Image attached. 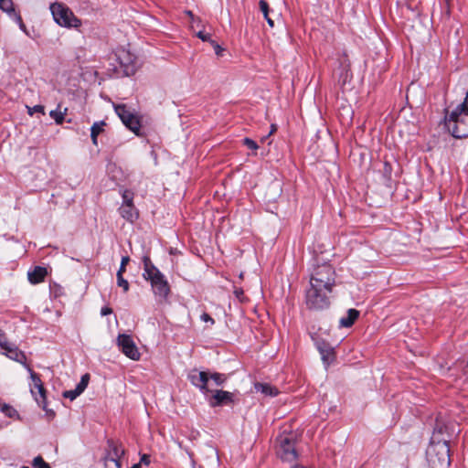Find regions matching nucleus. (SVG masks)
I'll return each mask as SVG.
<instances>
[{"label": "nucleus", "mask_w": 468, "mask_h": 468, "mask_svg": "<svg viewBox=\"0 0 468 468\" xmlns=\"http://www.w3.org/2000/svg\"><path fill=\"white\" fill-rule=\"evenodd\" d=\"M443 426L437 425L427 448V460L431 468H447L450 465L449 436L443 434Z\"/></svg>", "instance_id": "f257e3e1"}, {"label": "nucleus", "mask_w": 468, "mask_h": 468, "mask_svg": "<svg viewBox=\"0 0 468 468\" xmlns=\"http://www.w3.org/2000/svg\"><path fill=\"white\" fill-rule=\"evenodd\" d=\"M143 277L149 281L154 294L160 300H165L170 293L169 283L165 275L152 263L148 257H144Z\"/></svg>", "instance_id": "f03ea898"}, {"label": "nucleus", "mask_w": 468, "mask_h": 468, "mask_svg": "<svg viewBox=\"0 0 468 468\" xmlns=\"http://www.w3.org/2000/svg\"><path fill=\"white\" fill-rule=\"evenodd\" d=\"M444 124L453 137L458 139L468 137V110L459 105L452 111L447 110Z\"/></svg>", "instance_id": "7ed1b4c3"}, {"label": "nucleus", "mask_w": 468, "mask_h": 468, "mask_svg": "<svg viewBox=\"0 0 468 468\" xmlns=\"http://www.w3.org/2000/svg\"><path fill=\"white\" fill-rule=\"evenodd\" d=\"M187 378L190 383L205 395L213 392L214 386H222L227 381V377L224 374L209 373L197 369H192Z\"/></svg>", "instance_id": "20e7f679"}, {"label": "nucleus", "mask_w": 468, "mask_h": 468, "mask_svg": "<svg viewBox=\"0 0 468 468\" xmlns=\"http://www.w3.org/2000/svg\"><path fill=\"white\" fill-rule=\"evenodd\" d=\"M50 11L54 21L60 27L67 28H78L80 27V20L64 4L54 3L50 5Z\"/></svg>", "instance_id": "39448f33"}, {"label": "nucleus", "mask_w": 468, "mask_h": 468, "mask_svg": "<svg viewBox=\"0 0 468 468\" xmlns=\"http://www.w3.org/2000/svg\"><path fill=\"white\" fill-rule=\"evenodd\" d=\"M335 282V270L330 264L324 263L314 268L310 285L324 288V290H332Z\"/></svg>", "instance_id": "423d86ee"}, {"label": "nucleus", "mask_w": 468, "mask_h": 468, "mask_svg": "<svg viewBox=\"0 0 468 468\" xmlns=\"http://www.w3.org/2000/svg\"><path fill=\"white\" fill-rule=\"evenodd\" d=\"M332 290H324V288L310 285L306 292L305 302L310 309L322 310L329 306L328 295Z\"/></svg>", "instance_id": "0eeeda50"}, {"label": "nucleus", "mask_w": 468, "mask_h": 468, "mask_svg": "<svg viewBox=\"0 0 468 468\" xmlns=\"http://www.w3.org/2000/svg\"><path fill=\"white\" fill-rule=\"evenodd\" d=\"M27 371L30 374V378L32 383L30 384V392L35 398V400L44 410L49 413L51 416L54 415L52 410H47L46 405V390L43 387V383L39 377L29 367H27Z\"/></svg>", "instance_id": "6e6552de"}, {"label": "nucleus", "mask_w": 468, "mask_h": 468, "mask_svg": "<svg viewBox=\"0 0 468 468\" xmlns=\"http://www.w3.org/2000/svg\"><path fill=\"white\" fill-rule=\"evenodd\" d=\"M114 110L117 115L122 120V123L132 132L138 134L140 130V122L136 115H134L124 104L114 105Z\"/></svg>", "instance_id": "1a4fd4ad"}, {"label": "nucleus", "mask_w": 468, "mask_h": 468, "mask_svg": "<svg viewBox=\"0 0 468 468\" xmlns=\"http://www.w3.org/2000/svg\"><path fill=\"white\" fill-rule=\"evenodd\" d=\"M117 346L119 349L130 359L139 360L141 354L130 335L120 334L117 336Z\"/></svg>", "instance_id": "9d476101"}, {"label": "nucleus", "mask_w": 468, "mask_h": 468, "mask_svg": "<svg viewBox=\"0 0 468 468\" xmlns=\"http://www.w3.org/2000/svg\"><path fill=\"white\" fill-rule=\"evenodd\" d=\"M279 446L277 453L285 462H292L296 459L297 453L292 439L290 436H281L278 439Z\"/></svg>", "instance_id": "9b49d317"}, {"label": "nucleus", "mask_w": 468, "mask_h": 468, "mask_svg": "<svg viewBox=\"0 0 468 468\" xmlns=\"http://www.w3.org/2000/svg\"><path fill=\"white\" fill-rule=\"evenodd\" d=\"M213 395L208 399L209 405L218 407L233 402L234 394L225 390L213 389Z\"/></svg>", "instance_id": "f8f14e48"}, {"label": "nucleus", "mask_w": 468, "mask_h": 468, "mask_svg": "<svg viewBox=\"0 0 468 468\" xmlns=\"http://www.w3.org/2000/svg\"><path fill=\"white\" fill-rule=\"evenodd\" d=\"M316 347L324 366L327 367L335 360V349L325 341H317Z\"/></svg>", "instance_id": "ddd939ff"}, {"label": "nucleus", "mask_w": 468, "mask_h": 468, "mask_svg": "<svg viewBox=\"0 0 468 468\" xmlns=\"http://www.w3.org/2000/svg\"><path fill=\"white\" fill-rule=\"evenodd\" d=\"M2 349L5 351V354L9 358L23 364L27 368L28 366L26 364L25 354L22 351H20L15 344L9 342Z\"/></svg>", "instance_id": "4468645a"}, {"label": "nucleus", "mask_w": 468, "mask_h": 468, "mask_svg": "<svg viewBox=\"0 0 468 468\" xmlns=\"http://www.w3.org/2000/svg\"><path fill=\"white\" fill-rule=\"evenodd\" d=\"M111 446L112 449V456L106 459L105 466L106 468H121L120 458L124 454V450L113 443Z\"/></svg>", "instance_id": "2eb2a0df"}, {"label": "nucleus", "mask_w": 468, "mask_h": 468, "mask_svg": "<svg viewBox=\"0 0 468 468\" xmlns=\"http://www.w3.org/2000/svg\"><path fill=\"white\" fill-rule=\"evenodd\" d=\"M120 215L127 221L133 223L138 218V211L133 204H122L119 207Z\"/></svg>", "instance_id": "dca6fc26"}, {"label": "nucleus", "mask_w": 468, "mask_h": 468, "mask_svg": "<svg viewBox=\"0 0 468 468\" xmlns=\"http://www.w3.org/2000/svg\"><path fill=\"white\" fill-rule=\"evenodd\" d=\"M47 275V270L43 267H35L34 270L28 271L27 277L31 283L37 284L41 282Z\"/></svg>", "instance_id": "f3484780"}, {"label": "nucleus", "mask_w": 468, "mask_h": 468, "mask_svg": "<svg viewBox=\"0 0 468 468\" xmlns=\"http://www.w3.org/2000/svg\"><path fill=\"white\" fill-rule=\"evenodd\" d=\"M254 388L257 392H261V394L267 397H275L279 393L278 389L275 387L267 383H256L254 385Z\"/></svg>", "instance_id": "a211bd4d"}, {"label": "nucleus", "mask_w": 468, "mask_h": 468, "mask_svg": "<svg viewBox=\"0 0 468 468\" xmlns=\"http://www.w3.org/2000/svg\"><path fill=\"white\" fill-rule=\"evenodd\" d=\"M359 312L356 309H349L346 316L339 320L340 327H350L358 318Z\"/></svg>", "instance_id": "6ab92c4d"}, {"label": "nucleus", "mask_w": 468, "mask_h": 468, "mask_svg": "<svg viewBox=\"0 0 468 468\" xmlns=\"http://www.w3.org/2000/svg\"><path fill=\"white\" fill-rule=\"evenodd\" d=\"M104 125H105V122L103 121L96 122L92 124V126L90 128V137H91L92 144L94 145L98 144L97 138H98V135L103 131Z\"/></svg>", "instance_id": "aec40b11"}, {"label": "nucleus", "mask_w": 468, "mask_h": 468, "mask_svg": "<svg viewBox=\"0 0 468 468\" xmlns=\"http://www.w3.org/2000/svg\"><path fill=\"white\" fill-rule=\"evenodd\" d=\"M67 114V108L64 111L60 110V106L58 105L56 110H52L49 112V116L54 119L57 124H61L64 122L65 115Z\"/></svg>", "instance_id": "412c9836"}, {"label": "nucleus", "mask_w": 468, "mask_h": 468, "mask_svg": "<svg viewBox=\"0 0 468 468\" xmlns=\"http://www.w3.org/2000/svg\"><path fill=\"white\" fill-rule=\"evenodd\" d=\"M260 9L261 11L262 12L263 16H264V18L266 19L268 25L271 27H274V22L273 20L269 16V5L268 3L265 1V0H261L260 3Z\"/></svg>", "instance_id": "4be33fe9"}, {"label": "nucleus", "mask_w": 468, "mask_h": 468, "mask_svg": "<svg viewBox=\"0 0 468 468\" xmlns=\"http://www.w3.org/2000/svg\"><path fill=\"white\" fill-rule=\"evenodd\" d=\"M0 9H2L5 13H13L14 12V4L12 0H0Z\"/></svg>", "instance_id": "5701e85b"}, {"label": "nucleus", "mask_w": 468, "mask_h": 468, "mask_svg": "<svg viewBox=\"0 0 468 468\" xmlns=\"http://www.w3.org/2000/svg\"><path fill=\"white\" fill-rule=\"evenodd\" d=\"M90 380V375L85 374L81 377L80 383L76 386V388L82 393L88 386Z\"/></svg>", "instance_id": "b1692460"}, {"label": "nucleus", "mask_w": 468, "mask_h": 468, "mask_svg": "<svg viewBox=\"0 0 468 468\" xmlns=\"http://www.w3.org/2000/svg\"><path fill=\"white\" fill-rule=\"evenodd\" d=\"M32 465L35 468H50L49 464L46 463L41 456L35 457Z\"/></svg>", "instance_id": "393cba45"}, {"label": "nucleus", "mask_w": 468, "mask_h": 468, "mask_svg": "<svg viewBox=\"0 0 468 468\" xmlns=\"http://www.w3.org/2000/svg\"><path fill=\"white\" fill-rule=\"evenodd\" d=\"M117 284L122 287L123 292H126L129 290V282L125 280L121 273H117Z\"/></svg>", "instance_id": "a878e982"}, {"label": "nucleus", "mask_w": 468, "mask_h": 468, "mask_svg": "<svg viewBox=\"0 0 468 468\" xmlns=\"http://www.w3.org/2000/svg\"><path fill=\"white\" fill-rule=\"evenodd\" d=\"M242 142L245 146H247L249 149H250L254 152L259 149L258 144L250 138L246 137L243 139Z\"/></svg>", "instance_id": "bb28decb"}, {"label": "nucleus", "mask_w": 468, "mask_h": 468, "mask_svg": "<svg viewBox=\"0 0 468 468\" xmlns=\"http://www.w3.org/2000/svg\"><path fill=\"white\" fill-rule=\"evenodd\" d=\"M1 410L2 412H4L6 416L10 417V418H13L14 416L16 415V410L11 407V406H8V405H3L1 407Z\"/></svg>", "instance_id": "cd10ccee"}, {"label": "nucleus", "mask_w": 468, "mask_h": 468, "mask_svg": "<svg viewBox=\"0 0 468 468\" xmlns=\"http://www.w3.org/2000/svg\"><path fill=\"white\" fill-rule=\"evenodd\" d=\"M27 113L30 116H32L35 112H39L42 114L45 113V109H44V106H42V105H35L33 107L27 106Z\"/></svg>", "instance_id": "c85d7f7f"}, {"label": "nucleus", "mask_w": 468, "mask_h": 468, "mask_svg": "<svg viewBox=\"0 0 468 468\" xmlns=\"http://www.w3.org/2000/svg\"><path fill=\"white\" fill-rule=\"evenodd\" d=\"M133 194L129 190H124L122 192V204H133Z\"/></svg>", "instance_id": "c756f323"}, {"label": "nucleus", "mask_w": 468, "mask_h": 468, "mask_svg": "<svg viewBox=\"0 0 468 468\" xmlns=\"http://www.w3.org/2000/svg\"><path fill=\"white\" fill-rule=\"evenodd\" d=\"M81 393L75 388V389L65 391L63 396L70 400H74Z\"/></svg>", "instance_id": "7c9ffc66"}, {"label": "nucleus", "mask_w": 468, "mask_h": 468, "mask_svg": "<svg viewBox=\"0 0 468 468\" xmlns=\"http://www.w3.org/2000/svg\"><path fill=\"white\" fill-rule=\"evenodd\" d=\"M129 261H130V258L128 256L122 258L121 265H120V268H119L117 273L123 274V272H125L126 265L129 262Z\"/></svg>", "instance_id": "2f4dec72"}, {"label": "nucleus", "mask_w": 468, "mask_h": 468, "mask_svg": "<svg viewBox=\"0 0 468 468\" xmlns=\"http://www.w3.org/2000/svg\"><path fill=\"white\" fill-rule=\"evenodd\" d=\"M5 332L0 328V347L1 349L8 344Z\"/></svg>", "instance_id": "473e14b6"}, {"label": "nucleus", "mask_w": 468, "mask_h": 468, "mask_svg": "<svg viewBox=\"0 0 468 468\" xmlns=\"http://www.w3.org/2000/svg\"><path fill=\"white\" fill-rule=\"evenodd\" d=\"M197 36L203 41H210L211 42V37H210V34L208 33H205L204 31H199L197 33Z\"/></svg>", "instance_id": "72a5a7b5"}, {"label": "nucleus", "mask_w": 468, "mask_h": 468, "mask_svg": "<svg viewBox=\"0 0 468 468\" xmlns=\"http://www.w3.org/2000/svg\"><path fill=\"white\" fill-rule=\"evenodd\" d=\"M150 463H151L150 455H148V454H143V455L141 456V459H140V462H139V463H141V465H143V464H144V465H146V466H147V465H149V464H150Z\"/></svg>", "instance_id": "f704fd0d"}, {"label": "nucleus", "mask_w": 468, "mask_h": 468, "mask_svg": "<svg viewBox=\"0 0 468 468\" xmlns=\"http://www.w3.org/2000/svg\"><path fill=\"white\" fill-rule=\"evenodd\" d=\"M200 318L203 322H209L211 324H214V319L211 318L210 315L207 313L202 314Z\"/></svg>", "instance_id": "c9c22d12"}, {"label": "nucleus", "mask_w": 468, "mask_h": 468, "mask_svg": "<svg viewBox=\"0 0 468 468\" xmlns=\"http://www.w3.org/2000/svg\"><path fill=\"white\" fill-rule=\"evenodd\" d=\"M211 44H212V46H213V48H214V49H215L216 54H217L218 56H220V55H221V52H222V50H223V49L221 48V47H220L218 44H217L215 41H213V40H211Z\"/></svg>", "instance_id": "e433bc0d"}, {"label": "nucleus", "mask_w": 468, "mask_h": 468, "mask_svg": "<svg viewBox=\"0 0 468 468\" xmlns=\"http://www.w3.org/2000/svg\"><path fill=\"white\" fill-rule=\"evenodd\" d=\"M112 313V310L110 307H102L101 310V314L102 316L111 314Z\"/></svg>", "instance_id": "4c0bfd02"}, {"label": "nucleus", "mask_w": 468, "mask_h": 468, "mask_svg": "<svg viewBox=\"0 0 468 468\" xmlns=\"http://www.w3.org/2000/svg\"><path fill=\"white\" fill-rule=\"evenodd\" d=\"M16 17L17 22L19 23V27H20V28H21L23 31H26V27H25L24 23L22 22L21 16H20L16 15Z\"/></svg>", "instance_id": "58836bf2"}, {"label": "nucleus", "mask_w": 468, "mask_h": 468, "mask_svg": "<svg viewBox=\"0 0 468 468\" xmlns=\"http://www.w3.org/2000/svg\"><path fill=\"white\" fill-rule=\"evenodd\" d=\"M276 130H277V126L275 124H271V131L268 134L271 136L272 133H274L276 132Z\"/></svg>", "instance_id": "ea45409f"}, {"label": "nucleus", "mask_w": 468, "mask_h": 468, "mask_svg": "<svg viewBox=\"0 0 468 468\" xmlns=\"http://www.w3.org/2000/svg\"><path fill=\"white\" fill-rule=\"evenodd\" d=\"M141 467H142L141 463H138L133 464L131 468H141Z\"/></svg>", "instance_id": "a19ab883"}, {"label": "nucleus", "mask_w": 468, "mask_h": 468, "mask_svg": "<svg viewBox=\"0 0 468 468\" xmlns=\"http://www.w3.org/2000/svg\"><path fill=\"white\" fill-rule=\"evenodd\" d=\"M268 137H270V135H269V134H267L266 136L261 137V143L265 142V141L267 140V138H268Z\"/></svg>", "instance_id": "79ce46f5"}, {"label": "nucleus", "mask_w": 468, "mask_h": 468, "mask_svg": "<svg viewBox=\"0 0 468 468\" xmlns=\"http://www.w3.org/2000/svg\"><path fill=\"white\" fill-rule=\"evenodd\" d=\"M292 468H306V467H303V466H293Z\"/></svg>", "instance_id": "37998d69"}, {"label": "nucleus", "mask_w": 468, "mask_h": 468, "mask_svg": "<svg viewBox=\"0 0 468 468\" xmlns=\"http://www.w3.org/2000/svg\"><path fill=\"white\" fill-rule=\"evenodd\" d=\"M21 468H29V467H27V466H22Z\"/></svg>", "instance_id": "c03bdc74"}]
</instances>
